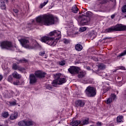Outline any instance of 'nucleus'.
Instances as JSON below:
<instances>
[{"instance_id": "29", "label": "nucleus", "mask_w": 126, "mask_h": 126, "mask_svg": "<svg viewBox=\"0 0 126 126\" xmlns=\"http://www.w3.org/2000/svg\"><path fill=\"white\" fill-rule=\"evenodd\" d=\"M79 124L81 125V122L78 121H75L73 123V125L72 126H77Z\"/></svg>"}, {"instance_id": "44", "label": "nucleus", "mask_w": 126, "mask_h": 126, "mask_svg": "<svg viewBox=\"0 0 126 126\" xmlns=\"http://www.w3.org/2000/svg\"><path fill=\"white\" fill-rule=\"evenodd\" d=\"M13 11H14V12H15V13H17V12H18V10H17V9H13Z\"/></svg>"}, {"instance_id": "39", "label": "nucleus", "mask_w": 126, "mask_h": 126, "mask_svg": "<svg viewBox=\"0 0 126 126\" xmlns=\"http://www.w3.org/2000/svg\"><path fill=\"white\" fill-rule=\"evenodd\" d=\"M47 89H49V90H51L52 89V87L51 85H47L46 86Z\"/></svg>"}, {"instance_id": "33", "label": "nucleus", "mask_w": 126, "mask_h": 126, "mask_svg": "<svg viewBox=\"0 0 126 126\" xmlns=\"http://www.w3.org/2000/svg\"><path fill=\"white\" fill-rule=\"evenodd\" d=\"M26 62H27V60H26L25 59L18 60L17 63H26Z\"/></svg>"}, {"instance_id": "3", "label": "nucleus", "mask_w": 126, "mask_h": 126, "mask_svg": "<svg viewBox=\"0 0 126 126\" xmlns=\"http://www.w3.org/2000/svg\"><path fill=\"white\" fill-rule=\"evenodd\" d=\"M58 38H55L54 37L44 36L41 38V42H43V43L47 44V45L49 46H51V47H55L59 41L58 40Z\"/></svg>"}, {"instance_id": "53", "label": "nucleus", "mask_w": 126, "mask_h": 126, "mask_svg": "<svg viewBox=\"0 0 126 126\" xmlns=\"http://www.w3.org/2000/svg\"><path fill=\"white\" fill-rule=\"evenodd\" d=\"M6 0V1H7V0Z\"/></svg>"}, {"instance_id": "50", "label": "nucleus", "mask_w": 126, "mask_h": 126, "mask_svg": "<svg viewBox=\"0 0 126 126\" xmlns=\"http://www.w3.org/2000/svg\"><path fill=\"white\" fill-rule=\"evenodd\" d=\"M87 69H88V70H90V67L89 66L87 67Z\"/></svg>"}, {"instance_id": "47", "label": "nucleus", "mask_w": 126, "mask_h": 126, "mask_svg": "<svg viewBox=\"0 0 126 126\" xmlns=\"http://www.w3.org/2000/svg\"><path fill=\"white\" fill-rule=\"evenodd\" d=\"M111 18L113 19V18H115V15H111Z\"/></svg>"}, {"instance_id": "4", "label": "nucleus", "mask_w": 126, "mask_h": 126, "mask_svg": "<svg viewBox=\"0 0 126 126\" xmlns=\"http://www.w3.org/2000/svg\"><path fill=\"white\" fill-rule=\"evenodd\" d=\"M66 82V79L65 77L62 76V74L58 73L56 74L55 75V80H54L52 82V85L54 87H57V85H62L63 83Z\"/></svg>"}, {"instance_id": "13", "label": "nucleus", "mask_w": 126, "mask_h": 126, "mask_svg": "<svg viewBox=\"0 0 126 126\" xmlns=\"http://www.w3.org/2000/svg\"><path fill=\"white\" fill-rule=\"evenodd\" d=\"M90 15H91V12L88 11L86 12V14L85 15V18H84V19H82L81 21V24H82V25H85L86 23H88V20L86 19H87V17L90 16Z\"/></svg>"}, {"instance_id": "40", "label": "nucleus", "mask_w": 126, "mask_h": 126, "mask_svg": "<svg viewBox=\"0 0 126 126\" xmlns=\"http://www.w3.org/2000/svg\"><path fill=\"white\" fill-rule=\"evenodd\" d=\"M59 64H60V65H64V64H65V62L64 61H61L60 62Z\"/></svg>"}, {"instance_id": "20", "label": "nucleus", "mask_w": 126, "mask_h": 126, "mask_svg": "<svg viewBox=\"0 0 126 126\" xmlns=\"http://www.w3.org/2000/svg\"><path fill=\"white\" fill-rule=\"evenodd\" d=\"M90 36L91 37L93 38V39H94V38H96L97 36V32L94 31H92L90 33Z\"/></svg>"}, {"instance_id": "42", "label": "nucleus", "mask_w": 126, "mask_h": 126, "mask_svg": "<svg viewBox=\"0 0 126 126\" xmlns=\"http://www.w3.org/2000/svg\"><path fill=\"white\" fill-rule=\"evenodd\" d=\"M102 126V123H101V122H97L96 126L91 125L90 126Z\"/></svg>"}, {"instance_id": "7", "label": "nucleus", "mask_w": 126, "mask_h": 126, "mask_svg": "<svg viewBox=\"0 0 126 126\" xmlns=\"http://www.w3.org/2000/svg\"><path fill=\"white\" fill-rule=\"evenodd\" d=\"M86 94L88 97H94L96 94V88L91 86L88 87L86 90Z\"/></svg>"}, {"instance_id": "49", "label": "nucleus", "mask_w": 126, "mask_h": 126, "mask_svg": "<svg viewBox=\"0 0 126 126\" xmlns=\"http://www.w3.org/2000/svg\"><path fill=\"white\" fill-rule=\"evenodd\" d=\"M2 79V76L1 75H0V81Z\"/></svg>"}, {"instance_id": "5", "label": "nucleus", "mask_w": 126, "mask_h": 126, "mask_svg": "<svg viewBox=\"0 0 126 126\" xmlns=\"http://www.w3.org/2000/svg\"><path fill=\"white\" fill-rule=\"evenodd\" d=\"M1 48L2 49H6L7 50H11V51H15V52H20V50L17 46H13L12 43L10 41H3L1 43Z\"/></svg>"}, {"instance_id": "41", "label": "nucleus", "mask_w": 126, "mask_h": 126, "mask_svg": "<svg viewBox=\"0 0 126 126\" xmlns=\"http://www.w3.org/2000/svg\"><path fill=\"white\" fill-rule=\"evenodd\" d=\"M123 12H126V5H124L122 8Z\"/></svg>"}, {"instance_id": "38", "label": "nucleus", "mask_w": 126, "mask_h": 126, "mask_svg": "<svg viewBox=\"0 0 126 126\" xmlns=\"http://www.w3.org/2000/svg\"><path fill=\"white\" fill-rule=\"evenodd\" d=\"M126 50L124 51L122 53H121L119 57H124V56H126Z\"/></svg>"}, {"instance_id": "16", "label": "nucleus", "mask_w": 126, "mask_h": 126, "mask_svg": "<svg viewBox=\"0 0 126 126\" xmlns=\"http://www.w3.org/2000/svg\"><path fill=\"white\" fill-rule=\"evenodd\" d=\"M12 75L14 78H16V79H20V78H21V75L19 74L16 71H14Z\"/></svg>"}, {"instance_id": "22", "label": "nucleus", "mask_w": 126, "mask_h": 126, "mask_svg": "<svg viewBox=\"0 0 126 126\" xmlns=\"http://www.w3.org/2000/svg\"><path fill=\"white\" fill-rule=\"evenodd\" d=\"M8 116L9 114L7 112H3L1 113V117L2 118H3V119H6Z\"/></svg>"}, {"instance_id": "55", "label": "nucleus", "mask_w": 126, "mask_h": 126, "mask_svg": "<svg viewBox=\"0 0 126 126\" xmlns=\"http://www.w3.org/2000/svg\"><path fill=\"white\" fill-rule=\"evenodd\" d=\"M94 61H96V60H94Z\"/></svg>"}, {"instance_id": "17", "label": "nucleus", "mask_w": 126, "mask_h": 126, "mask_svg": "<svg viewBox=\"0 0 126 126\" xmlns=\"http://www.w3.org/2000/svg\"><path fill=\"white\" fill-rule=\"evenodd\" d=\"M89 124V118H86L83 121H81V125L82 126H85Z\"/></svg>"}, {"instance_id": "54", "label": "nucleus", "mask_w": 126, "mask_h": 126, "mask_svg": "<svg viewBox=\"0 0 126 126\" xmlns=\"http://www.w3.org/2000/svg\"><path fill=\"white\" fill-rule=\"evenodd\" d=\"M125 17H126V15L125 16Z\"/></svg>"}, {"instance_id": "9", "label": "nucleus", "mask_w": 126, "mask_h": 126, "mask_svg": "<svg viewBox=\"0 0 126 126\" xmlns=\"http://www.w3.org/2000/svg\"><path fill=\"white\" fill-rule=\"evenodd\" d=\"M68 70L71 74H76L79 72L80 69L78 67L72 66L70 67Z\"/></svg>"}, {"instance_id": "45", "label": "nucleus", "mask_w": 126, "mask_h": 126, "mask_svg": "<svg viewBox=\"0 0 126 126\" xmlns=\"http://www.w3.org/2000/svg\"><path fill=\"white\" fill-rule=\"evenodd\" d=\"M101 66H102V69L105 68V66H103V64H101L99 66V68H101Z\"/></svg>"}, {"instance_id": "24", "label": "nucleus", "mask_w": 126, "mask_h": 126, "mask_svg": "<svg viewBox=\"0 0 126 126\" xmlns=\"http://www.w3.org/2000/svg\"><path fill=\"white\" fill-rule=\"evenodd\" d=\"M85 74H86V73L84 71L80 72L78 74L79 78H82V77H84V76H85Z\"/></svg>"}, {"instance_id": "43", "label": "nucleus", "mask_w": 126, "mask_h": 126, "mask_svg": "<svg viewBox=\"0 0 126 126\" xmlns=\"http://www.w3.org/2000/svg\"><path fill=\"white\" fill-rule=\"evenodd\" d=\"M63 43H64V44H68V40L66 39H64L63 40Z\"/></svg>"}, {"instance_id": "31", "label": "nucleus", "mask_w": 126, "mask_h": 126, "mask_svg": "<svg viewBox=\"0 0 126 126\" xmlns=\"http://www.w3.org/2000/svg\"><path fill=\"white\" fill-rule=\"evenodd\" d=\"M112 102H113V99H112V97H109L107 99L106 101V104H111Z\"/></svg>"}, {"instance_id": "28", "label": "nucleus", "mask_w": 126, "mask_h": 126, "mask_svg": "<svg viewBox=\"0 0 126 126\" xmlns=\"http://www.w3.org/2000/svg\"><path fill=\"white\" fill-rule=\"evenodd\" d=\"M72 11L74 13H77V11H78V8H77L76 6H74L72 9Z\"/></svg>"}, {"instance_id": "32", "label": "nucleus", "mask_w": 126, "mask_h": 126, "mask_svg": "<svg viewBox=\"0 0 126 126\" xmlns=\"http://www.w3.org/2000/svg\"><path fill=\"white\" fill-rule=\"evenodd\" d=\"M86 29H87V28H86V27H82L80 28L79 30V31L80 32H84V31H86Z\"/></svg>"}, {"instance_id": "23", "label": "nucleus", "mask_w": 126, "mask_h": 126, "mask_svg": "<svg viewBox=\"0 0 126 126\" xmlns=\"http://www.w3.org/2000/svg\"><path fill=\"white\" fill-rule=\"evenodd\" d=\"M0 6L1 9H5L6 8L5 4H4V2L3 1V0H1Z\"/></svg>"}, {"instance_id": "27", "label": "nucleus", "mask_w": 126, "mask_h": 126, "mask_svg": "<svg viewBox=\"0 0 126 126\" xmlns=\"http://www.w3.org/2000/svg\"><path fill=\"white\" fill-rule=\"evenodd\" d=\"M67 33L69 35H72L73 37H75L76 35H77L78 34V32H71L69 33V32H67Z\"/></svg>"}, {"instance_id": "35", "label": "nucleus", "mask_w": 126, "mask_h": 126, "mask_svg": "<svg viewBox=\"0 0 126 126\" xmlns=\"http://www.w3.org/2000/svg\"><path fill=\"white\" fill-rule=\"evenodd\" d=\"M10 106H15L16 105V100L14 101L9 102Z\"/></svg>"}, {"instance_id": "14", "label": "nucleus", "mask_w": 126, "mask_h": 126, "mask_svg": "<svg viewBox=\"0 0 126 126\" xmlns=\"http://www.w3.org/2000/svg\"><path fill=\"white\" fill-rule=\"evenodd\" d=\"M34 74L36 77H39V78H42L43 77H45L46 73L42 71L38 70L35 71Z\"/></svg>"}, {"instance_id": "48", "label": "nucleus", "mask_w": 126, "mask_h": 126, "mask_svg": "<svg viewBox=\"0 0 126 126\" xmlns=\"http://www.w3.org/2000/svg\"><path fill=\"white\" fill-rule=\"evenodd\" d=\"M103 1H104V2H103V3H105L107 2V1H108V0H103Z\"/></svg>"}, {"instance_id": "51", "label": "nucleus", "mask_w": 126, "mask_h": 126, "mask_svg": "<svg viewBox=\"0 0 126 126\" xmlns=\"http://www.w3.org/2000/svg\"><path fill=\"white\" fill-rule=\"evenodd\" d=\"M107 39H109V37H105L104 40H107Z\"/></svg>"}, {"instance_id": "52", "label": "nucleus", "mask_w": 126, "mask_h": 126, "mask_svg": "<svg viewBox=\"0 0 126 126\" xmlns=\"http://www.w3.org/2000/svg\"><path fill=\"white\" fill-rule=\"evenodd\" d=\"M111 1H113L114 0H110Z\"/></svg>"}, {"instance_id": "37", "label": "nucleus", "mask_w": 126, "mask_h": 126, "mask_svg": "<svg viewBox=\"0 0 126 126\" xmlns=\"http://www.w3.org/2000/svg\"><path fill=\"white\" fill-rule=\"evenodd\" d=\"M46 54V53L45 52V51H41L40 52H39V56H41V57H44V56H45V54Z\"/></svg>"}, {"instance_id": "10", "label": "nucleus", "mask_w": 126, "mask_h": 126, "mask_svg": "<svg viewBox=\"0 0 126 126\" xmlns=\"http://www.w3.org/2000/svg\"><path fill=\"white\" fill-rule=\"evenodd\" d=\"M75 105L77 108H83L85 106V101L84 100L79 99L76 101Z\"/></svg>"}, {"instance_id": "30", "label": "nucleus", "mask_w": 126, "mask_h": 126, "mask_svg": "<svg viewBox=\"0 0 126 126\" xmlns=\"http://www.w3.org/2000/svg\"><path fill=\"white\" fill-rule=\"evenodd\" d=\"M18 125L20 126H26V123L25 121H22L18 123Z\"/></svg>"}, {"instance_id": "15", "label": "nucleus", "mask_w": 126, "mask_h": 126, "mask_svg": "<svg viewBox=\"0 0 126 126\" xmlns=\"http://www.w3.org/2000/svg\"><path fill=\"white\" fill-rule=\"evenodd\" d=\"M18 117V113L14 112L10 116V120L13 121V120H16Z\"/></svg>"}, {"instance_id": "11", "label": "nucleus", "mask_w": 126, "mask_h": 126, "mask_svg": "<svg viewBox=\"0 0 126 126\" xmlns=\"http://www.w3.org/2000/svg\"><path fill=\"white\" fill-rule=\"evenodd\" d=\"M12 68L14 70H19V71H21L22 72H23V71L25 70V68L19 65H18L17 63L13 64Z\"/></svg>"}, {"instance_id": "1", "label": "nucleus", "mask_w": 126, "mask_h": 126, "mask_svg": "<svg viewBox=\"0 0 126 126\" xmlns=\"http://www.w3.org/2000/svg\"><path fill=\"white\" fill-rule=\"evenodd\" d=\"M36 21L39 24H44V25H52L55 23V17L53 15L44 14L36 17Z\"/></svg>"}, {"instance_id": "8", "label": "nucleus", "mask_w": 126, "mask_h": 126, "mask_svg": "<svg viewBox=\"0 0 126 126\" xmlns=\"http://www.w3.org/2000/svg\"><path fill=\"white\" fill-rule=\"evenodd\" d=\"M48 36L52 38H55V39H56V38H58V41H59V40H60V38L62 37V34L60 31L54 30L49 32Z\"/></svg>"}, {"instance_id": "12", "label": "nucleus", "mask_w": 126, "mask_h": 126, "mask_svg": "<svg viewBox=\"0 0 126 126\" xmlns=\"http://www.w3.org/2000/svg\"><path fill=\"white\" fill-rule=\"evenodd\" d=\"M30 83V84H35L37 82V78L35 76V75L31 74L29 77Z\"/></svg>"}, {"instance_id": "19", "label": "nucleus", "mask_w": 126, "mask_h": 126, "mask_svg": "<svg viewBox=\"0 0 126 126\" xmlns=\"http://www.w3.org/2000/svg\"><path fill=\"white\" fill-rule=\"evenodd\" d=\"M25 124L26 126H34L35 125V123L31 120L25 121Z\"/></svg>"}, {"instance_id": "2", "label": "nucleus", "mask_w": 126, "mask_h": 126, "mask_svg": "<svg viewBox=\"0 0 126 126\" xmlns=\"http://www.w3.org/2000/svg\"><path fill=\"white\" fill-rule=\"evenodd\" d=\"M21 38V36L18 37V41H20L22 46L24 48H26V49H38L39 48H41V45L35 40L30 42L26 38Z\"/></svg>"}, {"instance_id": "25", "label": "nucleus", "mask_w": 126, "mask_h": 126, "mask_svg": "<svg viewBox=\"0 0 126 126\" xmlns=\"http://www.w3.org/2000/svg\"><path fill=\"white\" fill-rule=\"evenodd\" d=\"M14 85H24V82L23 81L21 83L19 82V80H17L13 82Z\"/></svg>"}, {"instance_id": "26", "label": "nucleus", "mask_w": 126, "mask_h": 126, "mask_svg": "<svg viewBox=\"0 0 126 126\" xmlns=\"http://www.w3.org/2000/svg\"><path fill=\"white\" fill-rule=\"evenodd\" d=\"M48 2L49 1L47 0L46 1H44L43 3H41L39 5V8H43V6H45V5H46V4H47V3H48Z\"/></svg>"}, {"instance_id": "46", "label": "nucleus", "mask_w": 126, "mask_h": 126, "mask_svg": "<svg viewBox=\"0 0 126 126\" xmlns=\"http://www.w3.org/2000/svg\"><path fill=\"white\" fill-rule=\"evenodd\" d=\"M104 90H106V91H109V90H110V88L105 87V88H104Z\"/></svg>"}, {"instance_id": "21", "label": "nucleus", "mask_w": 126, "mask_h": 126, "mask_svg": "<svg viewBox=\"0 0 126 126\" xmlns=\"http://www.w3.org/2000/svg\"><path fill=\"white\" fill-rule=\"evenodd\" d=\"M117 123H123L124 122V116L120 115L117 117Z\"/></svg>"}, {"instance_id": "36", "label": "nucleus", "mask_w": 126, "mask_h": 126, "mask_svg": "<svg viewBox=\"0 0 126 126\" xmlns=\"http://www.w3.org/2000/svg\"><path fill=\"white\" fill-rule=\"evenodd\" d=\"M12 79H13L12 78V76L11 75H9L8 77V81H9V82H12Z\"/></svg>"}, {"instance_id": "6", "label": "nucleus", "mask_w": 126, "mask_h": 126, "mask_svg": "<svg viewBox=\"0 0 126 126\" xmlns=\"http://www.w3.org/2000/svg\"><path fill=\"white\" fill-rule=\"evenodd\" d=\"M126 30V26L122 24H118L115 27H112L106 29V32H112L113 31H124Z\"/></svg>"}, {"instance_id": "34", "label": "nucleus", "mask_w": 126, "mask_h": 126, "mask_svg": "<svg viewBox=\"0 0 126 126\" xmlns=\"http://www.w3.org/2000/svg\"><path fill=\"white\" fill-rule=\"evenodd\" d=\"M110 98H111L112 100H116V99H117V95L114 94H112L110 95Z\"/></svg>"}, {"instance_id": "18", "label": "nucleus", "mask_w": 126, "mask_h": 126, "mask_svg": "<svg viewBox=\"0 0 126 126\" xmlns=\"http://www.w3.org/2000/svg\"><path fill=\"white\" fill-rule=\"evenodd\" d=\"M75 49L76 51L80 52V51H81L82 49H83V47L81 44H78L75 46Z\"/></svg>"}]
</instances>
